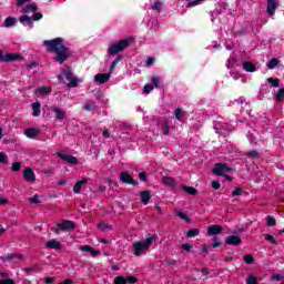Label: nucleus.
Here are the masks:
<instances>
[{
    "mask_svg": "<svg viewBox=\"0 0 284 284\" xmlns=\"http://www.w3.org/2000/svg\"><path fill=\"white\" fill-rule=\"evenodd\" d=\"M43 45L47 48V52L55 54L54 61L60 65H63L68 59L72 57V50L65 47V40L63 38H55L52 40H44Z\"/></svg>",
    "mask_w": 284,
    "mask_h": 284,
    "instance_id": "f257e3e1",
    "label": "nucleus"
},
{
    "mask_svg": "<svg viewBox=\"0 0 284 284\" xmlns=\"http://www.w3.org/2000/svg\"><path fill=\"white\" fill-rule=\"evenodd\" d=\"M130 43H132L131 38L120 40L118 43H112L108 48V54H110L111 57H114V54H119V52H123V50H125V48H128Z\"/></svg>",
    "mask_w": 284,
    "mask_h": 284,
    "instance_id": "f03ea898",
    "label": "nucleus"
},
{
    "mask_svg": "<svg viewBox=\"0 0 284 284\" xmlns=\"http://www.w3.org/2000/svg\"><path fill=\"white\" fill-rule=\"evenodd\" d=\"M77 224L74 221L70 220H63L61 223L57 224V227H52L51 232H54V234H61V232H70V230H75Z\"/></svg>",
    "mask_w": 284,
    "mask_h": 284,
    "instance_id": "7ed1b4c3",
    "label": "nucleus"
},
{
    "mask_svg": "<svg viewBox=\"0 0 284 284\" xmlns=\"http://www.w3.org/2000/svg\"><path fill=\"white\" fill-rule=\"evenodd\" d=\"M212 172L216 174V176H225L227 172H234V168L230 166L227 163H216Z\"/></svg>",
    "mask_w": 284,
    "mask_h": 284,
    "instance_id": "20e7f679",
    "label": "nucleus"
},
{
    "mask_svg": "<svg viewBox=\"0 0 284 284\" xmlns=\"http://www.w3.org/2000/svg\"><path fill=\"white\" fill-rule=\"evenodd\" d=\"M62 74L67 79V81H69L67 88H77L79 85V80L72 73V68L67 67L65 69H63Z\"/></svg>",
    "mask_w": 284,
    "mask_h": 284,
    "instance_id": "39448f33",
    "label": "nucleus"
},
{
    "mask_svg": "<svg viewBox=\"0 0 284 284\" xmlns=\"http://www.w3.org/2000/svg\"><path fill=\"white\" fill-rule=\"evenodd\" d=\"M23 57L19 53H3V50L0 49V61L1 63H12L14 61H21Z\"/></svg>",
    "mask_w": 284,
    "mask_h": 284,
    "instance_id": "423d86ee",
    "label": "nucleus"
},
{
    "mask_svg": "<svg viewBox=\"0 0 284 284\" xmlns=\"http://www.w3.org/2000/svg\"><path fill=\"white\" fill-rule=\"evenodd\" d=\"M57 156L61 159V161H64V163H69V165H78L79 159L77 156H72L62 152H58Z\"/></svg>",
    "mask_w": 284,
    "mask_h": 284,
    "instance_id": "0eeeda50",
    "label": "nucleus"
},
{
    "mask_svg": "<svg viewBox=\"0 0 284 284\" xmlns=\"http://www.w3.org/2000/svg\"><path fill=\"white\" fill-rule=\"evenodd\" d=\"M278 8V0H266V12L268 17H274Z\"/></svg>",
    "mask_w": 284,
    "mask_h": 284,
    "instance_id": "6e6552de",
    "label": "nucleus"
},
{
    "mask_svg": "<svg viewBox=\"0 0 284 284\" xmlns=\"http://www.w3.org/2000/svg\"><path fill=\"white\" fill-rule=\"evenodd\" d=\"M120 181L126 185H139V182L134 181V178H132L129 172L120 173Z\"/></svg>",
    "mask_w": 284,
    "mask_h": 284,
    "instance_id": "1a4fd4ad",
    "label": "nucleus"
},
{
    "mask_svg": "<svg viewBox=\"0 0 284 284\" xmlns=\"http://www.w3.org/2000/svg\"><path fill=\"white\" fill-rule=\"evenodd\" d=\"M243 243V239L239 235H229L225 239V245H233L234 247H239Z\"/></svg>",
    "mask_w": 284,
    "mask_h": 284,
    "instance_id": "9d476101",
    "label": "nucleus"
},
{
    "mask_svg": "<svg viewBox=\"0 0 284 284\" xmlns=\"http://www.w3.org/2000/svg\"><path fill=\"white\" fill-rule=\"evenodd\" d=\"M50 110L53 112L54 119H57V121H63L65 119V110L60 109L57 105L50 106Z\"/></svg>",
    "mask_w": 284,
    "mask_h": 284,
    "instance_id": "9b49d317",
    "label": "nucleus"
},
{
    "mask_svg": "<svg viewBox=\"0 0 284 284\" xmlns=\"http://www.w3.org/2000/svg\"><path fill=\"white\" fill-rule=\"evenodd\" d=\"M24 181L28 183H34L37 181V175L34 174V171L27 166L23 171Z\"/></svg>",
    "mask_w": 284,
    "mask_h": 284,
    "instance_id": "f8f14e48",
    "label": "nucleus"
},
{
    "mask_svg": "<svg viewBox=\"0 0 284 284\" xmlns=\"http://www.w3.org/2000/svg\"><path fill=\"white\" fill-rule=\"evenodd\" d=\"M143 252H148V248L143 242L133 243V254L134 256H141Z\"/></svg>",
    "mask_w": 284,
    "mask_h": 284,
    "instance_id": "ddd939ff",
    "label": "nucleus"
},
{
    "mask_svg": "<svg viewBox=\"0 0 284 284\" xmlns=\"http://www.w3.org/2000/svg\"><path fill=\"white\" fill-rule=\"evenodd\" d=\"M209 236H216L219 234H223V226L219 224H212L207 227Z\"/></svg>",
    "mask_w": 284,
    "mask_h": 284,
    "instance_id": "4468645a",
    "label": "nucleus"
},
{
    "mask_svg": "<svg viewBox=\"0 0 284 284\" xmlns=\"http://www.w3.org/2000/svg\"><path fill=\"white\" fill-rule=\"evenodd\" d=\"M24 134L28 139H37V136L41 134V129L28 128L24 130Z\"/></svg>",
    "mask_w": 284,
    "mask_h": 284,
    "instance_id": "2eb2a0df",
    "label": "nucleus"
},
{
    "mask_svg": "<svg viewBox=\"0 0 284 284\" xmlns=\"http://www.w3.org/2000/svg\"><path fill=\"white\" fill-rule=\"evenodd\" d=\"M94 81L97 83H101V84L106 83L108 81H110V74L109 73H98L94 77Z\"/></svg>",
    "mask_w": 284,
    "mask_h": 284,
    "instance_id": "dca6fc26",
    "label": "nucleus"
},
{
    "mask_svg": "<svg viewBox=\"0 0 284 284\" xmlns=\"http://www.w3.org/2000/svg\"><path fill=\"white\" fill-rule=\"evenodd\" d=\"M140 199L143 205H148V203H150V199H152V192L151 191L140 192Z\"/></svg>",
    "mask_w": 284,
    "mask_h": 284,
    "instance_id": "f3484780",
    "label": "nucleus"
},
{
    "mask_svg": "<svg viewBox=\"0 0 284 284\" xmlns=\"http://www.w3.org/2000/svg\"><path fill=\"white\" fill-rule=\"evenodd\" d=\"M80 250L81 252H89L92 256H101V251H97L90 245H82L80 246Z\"/></svg>",
    "mask_w": 284,
    "mask_h": 284,
    "instance_id": "a211bd4d",
    "label": "nucleus"
},
{
    "mask_svg": "<svg viewBox=\"0 0 284 284\" xmlns=\"http://www.w3.org/2000/svg\"><path fill=\"white\" fill-rule=\"evenodd\" d=\"M83 185H88V179L85 178L75 183V185L73 186V192L75 194H81V187H83Z\"/></svg>",
    "mask_w": 284,
    "mask_h": 284,
    "instance_id": "6ab92c4d",
    "label": "nucleus"
},
{
    "mask_svg": "<svg viewBox=\"0 0 284 284\" xmlns=\"http://www.w3.org/2000/svg\"><path fill=\"white\" fill-rule=\"evenodd\" d=\"M52 92V87H39L36 89V94H40L41 97H47Z\"/></svg>",
    "mask_w": 284,
    "mask_h": 284,
    "instance_id": "aec40b11",
    "label": "nucleus"
},
{
    "mask_svg": "<svg viewBox=\"0 0 284 284\" xmlns=\"http://www.w3.org/2000/svg\"><path fill=\"white\" fill-rule=\"evenodd\" d=\"M45 247H48L49 250H61L62 246H61V242L57 240H51L45 243Z\"/></svg>",
    "mask_w": 284,
    "mask_h": 284,
    "instance_id": "412c9836",
    "label": "nucleus"
},
{
    "mask_svg": "<svg viewBox=\"0 0 284 284\" xmlns=\"http://www.w3.org/2000/svg\"><path fill=\"white\" fill-rule=\"evenodd\" d=\"M159 241V235L153 234L152 236L146 237L142 244H144V246H146V250H150V245H152V243Z\"/></svg>",
    "mask_w": 284,
    "mask_h": 284,
    "instance_id": "4be33fe9",
    "label": "nucleus"
},
{
    "mask_svg": "<svg viewBox=\"0 0 284 284\" xmlns=\"http://www.w3.org/2000/svg\"><path fill=\"white\" fill-rule=\"evenodd\" d=\"M243 70H245V72H256V64L251 61H244Z\"/></svg>",
    "mask_w": 284,
    "mask_h": 284,
    "instance_id": "5701e85b",
    "label": "nucleus"
},
{
    "mask_svg": "<svg viewBox=\"0 0 284 284\" xmlns=\"http://www.w3.org/2000/svg\"><path fill=\"white\" fill-rule=\"evenodd\" d=\"M32 110H33L32 116H41V102L36 101L32 104Z\"/></svg>",
    "mask_w": 284,
    "mask_h": 284,
    "instance_id": "b1692460",
    "label": "nucleus"
},
{
    "mask_svg": "<svg viewBox=\"0 0 284 284\" xmlns=\"http://www.w3.org/2000/svg\"><path fill=\"white\" fill-rule=\"evenodd\" d=\"M181 187L191 196H196V194H199V190H196L194 186L182 185Z\"/></svg>",
    "mask_w": 284,
    "mask_h": 284,
    "instance_id": "393cba45",
    "label": "nucleus"
},
{
    "mask_svg": "<svg viewBox=\"0 0 284 284\" xmlns=\"http://www.w3.org/2000/svg\"><path fill=\"white\" fill-rule=\"evenodd\" d=\"M37 10H39V7L37 6V3H29L26 6V8L23 9L24 14H28V12H37Z\"/></svg>",
    "mask_w": 284,
    "mask_h": 284,
    "instance_id": "a878e982",
    "label": "nucleus"
},
{
    "mask_svg": "<svg viewBox=\"0 0 284 284\" xmlns=\"http://www.w3.org/2000/svg\"><path fill=\"white\" fill-rule=\"evenodd\" d=\"M4 28H12V26H17V18L8 17L3 23Z\"/></svg>",
    "mask_w": 284,
    "mask_h": 284,
    "instance_id": "bb28decb",
    "label": "nucleus"
},
{
    "mask_svg": "<svg viewBox=\"0 0 284 284\" xmlns=\"http://www.w3.org/2000/svg\"><path fill=\"white\" fill-rule=\"evenodd\" d=\"M162 183H164V185H169V187H174L176 185V181H174V179L170 176H164L162 179Z\"/></svg>",
    "mask_w": 284,
    "mask_h": 284,
    "instance_id": "cd10ccee",
    "label": "nucleus"
},
{
    "mask_svg": "<svg viewBox=\"0 0 284 284\" xmlns=\"http://www.w3.org/2000/svg\"><path fill=\"white\" fill-rule=\"evenodd\" d=\"M122 57H118L114 59V61L111 63V67L109 69V74H112V72H114L116 70V65H119V63H121L122 61Z\"/></svg>",
    "mask_w": 284,
    "mask_h": 284,
    "instance_id": "c85d7f7f",
    "label": "nucleus"
},
{
    "mask_svg": "<svg viewBox=\"0 0 284 284\" xmlns=\"http://www.w3.org/2000/svg\"><path fill=\"white\" fill-rule=\"evenodd\" d=\"M32 18H30V16H26V14H23V16H21L20 17V23H27V26L29 27V28H32Z\"/></svg>",
    "mask_w": 284,
    "mask_h": 284,
    "instance_id": "c756f323",
    "label": "nucleus"
},
{
    "mask_svg": "<svg viewBox=\"0 0 284 284\" xmlns=\"http://www.w3.org/2000/svg\"><path fill=\"white\" fill-rule=\"evenodd\" d=\"M84 110L87 112H92V110H97V104L92 100H89L84 104Z\"/></svg>",
    "mask_w": 284,
    "mask_h": 284,
    "instance_id": "7c9ffc66",
    "label": "nucleus"
},
{
    "mask_svg": "<svg viewBox=\"0 0 284 284\" xmlns=\"http://www.w3.org/2000/svg\"><path fill=\"white\" fill-rule=\"evenodd\" d=\"M201 234V231L199 229H191L186 232V237L187 239H194Z\"/></svg>",
    "mask_w": 284,
    "mask_h": 284,
    "instance_id": "2f4dec72",
    "label": "nucleus"
},
{
    "mask_svg": "<svg viewBox=\"0 0 284 284\" xmlns=\"http://www.w3.org/2000/svg\"><path fill=\"white\" fill-rule=\"evenodd\" d=\"M278 63H281V61L276 58H273L266 63V67L268 68V70H274V68H276Z\"/></svg>",
    "mask_w": 284,
    "mask_h": 284,
    "instance_id": "473e14b6",
    "label": "nucleus"
},
{
    "mask_svg": "<svg viewBox=\"0 0 284 284\" xmlns=\"http://www.w3.org/2000/svg\"><path fill=\"white\" fill-rule=\"evenodd\" d=\"M266 81L271 84L272 88H280L281 85V79L267 78Z\"/></svg>",
    "mask_w": 284,
    "mask_h": 284,
    "instance_id": "72a5a7b5",
    "label": "nucleus"
},
{
    "mask_svg": "<svg viewBox=\"0 0 284 284\" xmlns=\"http://www.w3.org/2000/svg\"><path fill=\"white\" fill-rule=\"evenodd\" d=\"M284 99V88L280 89L276 93H275V101H277V103H281Z\"/></svg>",
    "mask_w": 284,
    "mask_h": 284,
    "instance_id": "f704fd0d",
    "label": "nucleus"
},
{
    "mask_svg": "<svg viewBox=\"0 0 284 284\" xmlns=\"http://www.w3.org/2000/svg\"><path fill=\"white\" fill-rule=\"evenodd\" d=\"M98 227H99V230H101V232H108V230H113V226L105 224V222L99 223Z\"/></svg>",
    "mask_w": 284,
    "mask_h": 284,
    "instance_id": "c9c22d12",
    "label": "nucleus"
},
{
    "mask_svg": "<svg viewBox=\"0 0 284 284\" xmlns=\"http://www.w3.org/2000/svg\"><path fill=\"white\" fill-rule=\"evenodd\" d=\"M176 216H179L180 219H182V221H185L186 223H190V216H187V214H185V212L183 211H178L176 212Z\"/></svg>",
    "mask_w": 284,
    "mask_h": 284,
    "instance_id": "e433bc0d",
    "label": "nucleus"
},
{
    "mask_svg": "<svg viewBox=\"0 0 284 284\" xmlns=\"http://www.w3.org/2000/svg\"><path fill=\"white\" fill-rule=\"evenodd\" d=\"M223 245V242L219 239V236L213 237V243L211 244V247L216 248L221 247Z\"/></svg>",
    "mask_w": 284,
    "mask_h": 284,
    "instance_id": "4c0bfd02",
    "label": "nucleus"
},
{
    "mask_svg": "<svg viewBox=\"0 0 284 284\" xmlns=\"http://www.w3.org/2000/svg\"><path fill=\"white\" fill-rule=\"evenodd\" d=\"M162 8H163V2H161V0H156L152 6V10H155L156 12H161Z\"/></svg>",
    "mask_w": 284,
    "mask_h": 284,
    "instance_id": "58836bf2",
    "label": "nucleus"
},
{
    "mask_svg": "<svg viewBox=\"0 0 284 284\" xmlns=\"http://www.w3.org/2000/svg\"><path fill=\"white\" fill-rule=\"evenodd\" d=\"M151 83H153L154 88H163V85H161V80L159 79V77H152Z\"/></svg>",
    "mask_w": 284,
    "mask_h": 284,
    "instance_id": "ea45409f",
    "label": "nucleus"
},
{
    "mask_svg": "<svg viewBox=\"0 0 284 284\" xmlns=\"http://www.w3.org/2000/svg\"><path fill=\"white\" fill-rule=\"evenodd\" d=\"M266 223L268 225V227H274V225H276V219H274V216L268 215L266 217Z\"/></svg>",
    "mask_w": 284,
    "mask_h": 284,
    "instance_id": "a19ab883",
    "label": "nucleus"
},
{
    "mask_svg": "<svg viewBox=\"0 0 284 284\" xmlns=\"http://www.w3.org/2000/svg\"><path fill=\"white\" fill-rule=\"evenodd\" d=\"M244 262L246 263V265H252V263H254V255L252 254L244 255Z\"/></svg>",
    "mask_w": 284,
    "mask_h": 284,
    "instance_id": "79ce46f5",
    "label": "nucleus"
},
{
    "mask_svg": "<svg viewBox=\"0 0 284 284\" xmlns=\"http://www.w3.org/2000/svg\"><path fill=\"white\" fill-rule=\"evenodd\" d=\"M246 284H258L256 276L250 274L246 278Z\"/></svg>",
    "mask_w": 284,
    "mask_h": 284,
    "instance_id": "37998d69",
    "label": "nucleus"
},
{
    "mask_svg": "<svg viewBox=\"0 0 284 284\" xmlns=\"http://www.w3.org/2000/svg\"><path fill=\"white\" fill-rule=\"evenodd\" d=\"M186 8H194L195 6H199L201 3V0H186Z\"/></svg>",
    "mask_w": 284,
    "mask_h": 284,
    "instance_id": "c03bdc74",
    "label": "nucleus"
},
{
    "mask_svg": "<svg viewBox=\"0 0 284 284\" xmlns=\"http://www.w3.org/2000/svg\"><path fill=\"white\" fill-rule=\"evenodd\" d=\"M12 172H20L21 171V162H13L11 165Z\"/></svg>",
    "mask_w": 284,
    "mask_h": 284,
    "instance_id": "a18cd8bd",
    "label": "nucleus"
},
{
    "mask_svg": "<svg viewBox=\"0 0 284 284\" xmlns=\"http://www.w3.org/2000/svg\"><path fill=\"white\" fill-rule=\"evenodd\" d=\"M114 284H128V280H125L123 276H116L114 278Z\"/></svg>",
    "mask_w": 284,
    "mask_h": 284,
    "instance_id": "49530a36",
    "label": "nucleus"
},
{
    "mask_svg": "<svg viewBox=\"0 0 284 284\" xmlns=\"http://www.w3.org/2000/svg\"><path fill=\"white\" fill-rule=\"evenodd\" d=\"M30 203L34 204V205H39L41 204V201L39 200V194H34L32 197H30Z\"/></svg>",
    "mask_w": 284,
    "mask_h": 284,
    "instance_id": "de8ad7c7",
    "label": "nucleus"
},
{
    "mask_svg": "<svg viewBox=\"0 0 284 284\" xmlns=\"http://www.w3.org/2000/svg\"><path fill=\"white\" fill-rule=\"evenodd\" d=\"M264 239L265 241H267L268 243H272L273 245L276 243V239H274V235L272 234H265Z\"/></svg>",
    "mask_w": 284,
    "mask_h": 284,
    "instance_id": "09e8293b",
    "label": "nucleus"
},
{
    "mask_svg": "<svg viewBox=\"0 0 284 284\" xmlns=\"http://www.w3.org/2000/svg\"><path fill=\"white\" fill-rule=\"evenodd\" d=\"M246 156H248V159H256L258 156V151H256V150L248 151L246 153Z\"/></svg>",
    "mask_w": 284,
    "mask_h": 284,
    "instance_id": "8fccbe9b",
    "label": "nucleus"
},
{
    "mask_svg": "<svg viewBox=\"0 0 284 284\" xmlns=\"http://www.w3.org/2000/svg\"><path fill=\"white\" fill-rule=\"evenodd\" d=\"M0 163H2V165H6V163H8V155L4 152L0 153Z\"/></svg>",
    "mask_w": 284,
    "mask_h": 284,
    "instance_id": "3c124183",
    "label": "nucleus"
},
{
    "mask_svg": "<svg viewBox=\"0 0 284 284\" xmlns=\"http://www.w3.org/2000/svg\"><path fill=\"white\" fill-rule=\"evenodd\" d=\"M182 250H184V252H192L193 246L190 243H183L182 244Z\"/></svg>",
    "mask_w": 284,
    "mask_h": 284,
    "instance_id": "603ef678",
    "label": "nucleus"
},
{
    "mask_svg": "<svg viewBox=\"0 0 284 284\" xmlns=\"http://www.w3.org/2000/svg\"><path fill=\"white\" fill-rule=\"evenodd\" d=\"M175 119H178V121H181V119H183V110L182 109H176L175 110Z\"/></svg>",
    "mask_w": 284,
    "mask_h": 284,
    "instance_id": "864d4df0",
    "label": "nucleus"
},
{
    "mask_svg": "<svg viewBox=\"0 0 284 284\" xmlns=\"http://www.w3.org/2000/svg\"><path fill=\"white\" fill-rule=\"evenodd\" d=\"M41 19H43V13H41V12L33 13V16H32L33 21H41Z\"/></svg>",
    "mask_w": 284,
    "mask_h": 284,
    "instance_id": "5fc2aeb1",
    "label": "nucleus"
},
{
    "mask_svg": "<svg viewBox=\"0 0 284 284\" xmlns=\"http://www.w3.org/2000/svg\"><path fill=\"white\" fill-rule=\"evenodd\" d=\"M243 194V189L236 187L232 193L231 196H241Z\"/></svg>",
    "mask_w": 284,
    "mask_h": 284,
    "instance_id": "6e6d98bb",
    "label": "nucleus"
},
{
    "mask_svg": "<svg viewBox=\"0 0 284 284\" xmlns=\"http://www.w3.org/2000/svg\"><path fill=\"white\" fill-rule=\"evenodd\" d=\"M162 133L165 134V136H168V134H170V125L168 123H164L162 125Z\"/></svg>",
    "mask_w": 284,
    "mask_h": 284,
    "instance_id": "4d7b16f0",
    "label": "nucleus"
},
{
    "mask_svg": "<svg viewBox=\"0 0 284 284\" xmlns=\"http://www.w3.org/2000/svg\"><path fill=\"white\" fill-rule=\"evenodd\" d=\"M152 90H154V85L148 83L144 85V92L145 94H150V92H152Z\"/></svg>",
    "mask_w": 284,
    "mask_h": 284,
    "instance_id": "13d9d810",
    "label": "nucleus"
},
{
    "mask_svg": "<svg viewBox=\"0 0 284 284\" xmlns=\"http://www.w3.org/2000/svg\"><path fill=\"white\" fill-rule=\"evenodd\" d=\"M125 281H126V283L134 284V283H136L138 280L134 275H130V276L125 277Z\"/></svg>",
    "mask_w": 284,
    "mask_h": 284,
    "instance_id": "bf43d9fd",
    "label": "nucleus"
},
{
    "mask_svg": "<svg viewBox=\"0 0 284 284\" xmlns=\"http://www.w3.org/2000/svg\"><path fill=\"white\" fill-rule=\"evenodd\" d=\"M211 187H213V190H221V182L220 181H213L211 184Z\"/></svg>",
    "mask_w": 284,
    "mask_h": 284,
    "instance_id": "052dcab7",
    "label": "nucleus"
},
{
    "mask_svg": "<svg viewBox=\"0 0 284 284\" xmlns=\"http://www.w3.org/2000/svg\"><path fill=\"white\" fill-rule=\"evenodd\" d=\"M139 179H140V181H148V173H145V172H141V173H139Z\"/></svg>",
    "mask_w": 284,
    "mask_h": 284,
    "instance_id": "680f3d73",
    "label": "nucleus"
},
{
    "mask_svg": "<svg viewBox=\"0 0 284 284\" xmlns=\"http://www.w3.org/2000/svg\"><path fill=\"white\" fill-rule=\"evenodd\" d=\"M0 284H14V280L12 278L0 280Z\"/></svg>",
    "mask_w": 284,
    "mask_h": 284,
    "instance_id": "e2e57ef3",
    "label": "nucleus"
},
{
    "mask_svg": "<svg viewBox=\"0 0 284 284\" xmlns=\"http://www.w3.org/2000/svg\"><path fill=\"white\" fill-rule=\"evenodd\" d=\"M284 276L282 274H274L272 281H283Z\"/></svg>",
    "mask_w": 284,
    "mask_h": 284,
    "instance_id": "0e129e2a",
    "label": "nucleus"
},
{
    "mask_svg": "<svg viewBox=\"0 0 284 284\" xmlns=\"http://www.w3.org/2000/svg\"><path fill=\"white\" fill-rule=\"evenodd\" d=\"M37 65H39L37 62H31L29 64H27L28 70H34V68H37Z\"/></svg>",
    "mask_w": 284,
    "mask_h": 284,
    "instance_id": "69168bd1",
    "label": "nucleus"
},
{
    "mask_svg": "<svg viewBox=\"0 0 284 284\" xmlns=\"http://www.w3.org/2000/svg\"><path fill=\"white\" fill-rule=\"evenodd\" d=\"M60 284H74V280L67 278V280L62 281Z\"/></svg>",
    "mask_w": 284,
    "mask_h": 284,
    "instance_id": "338daca9",
    "label": "nucleus"
},
{
    "mask_svg": "<svg viewBox=\"0 0 284 284\" xmlns=\"http://www.w3.org/2000/svg\"><path fill=\"white\" fill-rule=\"evenodd\" d=\"M155 59L154 58H148L146 60V65H153L154 64Z\"/></svg>",
    "mask_w": 284,
    "mask_h": 284,
    "instance_id": "774afa93",
    "label": "nucleus"
}]
</instances>
